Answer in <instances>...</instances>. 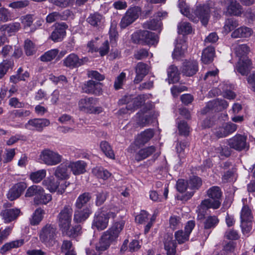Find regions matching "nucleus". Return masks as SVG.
Segmentation results:
<instances>
[{"instance_id":"f257e3e1","label":"nucleus","mask_w":255,"mask_h":255,"mask_svg":"<svg viewBox=\"0 0 255 255\" xmlns=\"http://www.w3.org/2000/svg\"><path fill=\"white\" fill-rule=\"evenodd\" d=\"M124 226L125 222L123 221L115 223L110 229L103 233L99 242L95 245V251L90 249H86L87 255H100L102 252L107 250L112 244L117 241Z\"/></svg>"},{"instance_id":"f03ea898","label":"nucleus","mask_w":255,"mask_h":255,"mask_svg":"<svg viewBox=\"0 0 255 255\" xmlns=\"http://www.w3.org/2000/svg\"><path fill=\"white\" fill-rule=\"evenodd\" d=\"M195 226V222L190 220L187 222L184 227V231L179 230L174 233L175 240L169 235L164 239V248L167 255H176V242L178 244H183L189 241L190 235Z\"/></svg>"},{"instance_id":"7ed1b4c3","label":"nucleus","mask_w":255,"mask_h":255,"mask_svg":"<svg viewBox=\"0 0 255 255\" xmlns=\"http://www.w3.org/2000/svg\"><path fill=\"white\" fill-rule=\"evenodd\" d=\"M73 209L71 205H66L57 215V221L60 230L64 235L75 238L80 234L81 227L76 225L71 228Z\"/></svg>"},{"instance_id":"20e7f679","label":"nucleus","mask_w":255,"mask_h":255,"mask_svg":"<svg viewBox=\"0 0 255 255\" xmlns=\"http://www.w3.org/2000/svg\"><path fill=\"white\" fill-rule=\"evenodd\" d=\"M207 194L210 199L203 200L198 207V217L201 216V219L204 216L207 209L209 208L218 209L221 204L220 199L222 192L219 187L213 186L211 187L208 190Z\"/></svg>"},{"instance_id":"39448f33","label":"nucleus","mask_w":255,"mask_h":255,"mask_svg":"<svg viewBox=\"0 0 255 255\" xmlns=\"http://www.w3.org/2000/svg\"><path fill=\"white\" fill-rule=\"evenodd\" d=\"M249 51V47L246 44L239 45L235 49V53L239 58L236 69L242 75H247L251 68V61L247 57Z\"/></svg>"},{"instance_id":"423d86ee","label":"nucleus","mask_w":255,"mask_h":255,"mask_svg":"<svg viewBox=\"0 0 255 255\" xmlns=\"http://www.w3.org/2000/svg\"><path fill=\"white\" fill-rule=\"evenodd\" d=\"M211 6V2L197 5L192 9L188 18L196 23L200 21L203 25L206 26L210 17Z\"/></svg>"},{"instance_id":"0eeeda50","label":"nucleus","mask_w":255,"mask_h":255,"mask_svg":"<svg viewBox=\"0 0 255 255\" xmlns=\"http://www.w3.org/2000/svg\"><path fill=\"white\" fill-rule=\"evenodd\" d=\"M40 162L47 166H53L57 165L62 161L63 156L58 152L49 148L42 150L39 154Z\"/></svg>"},{"instance_id":"6e6552de","label":"nucleus","mask_w":255,"mask_h":255,"mask_svg":"<svg viewBox=\"0 0 255 255\" xmlns=\"http://www.w3.org/2000/svg\"><path fill=\"white\" fill-rule=\"evenodd\" d=\"M57 231L56 227L51 224H47L39 232L40 241L46 247H52L56 243Z\"/></svg>"},{"instance_id":"1a4fd4ad","label":"nucleus","mask_w":255,"mask_h":255,"mask_svg":"<svg viewBox=\"0 0 255 255\" xmlns=\"http://www.w3.org/2000/svg\"><path fill=\"white\" fill-rule=\"evenodd\" d=\"M97 100L93 98L86 97L80 99L78 102V108L80 111L90 114H99L102 112L100 107L96 106Z\"/></svg>"},{"instance_id":"9d476101","label":"nucleus","mask_w":255,"mask_h":255,"mask_svg":"<svg viewBox=\"0 0 255 255\" xmlns=\"http://www.w3.org/2000/svg\"><path fill=\"white\" fill-rule=\"evenodd\" d=\"M69 184V182L65 181H61L58 179H55L53 176L48 177L42 182V185L50 192L57 191L61 194L64 192L65 189Z\"/></svg>"},{"instance_id":"9b49d317","label":"nucleus","mask_w":255,"mask_h":255,"mask_svg":"<svg viewBox=\"0 0 255 255\" xmlns=\"http://www.w3.org/2000/svg\"><path fill=\"white\" fill-rule=\"evenodd\" d=\"M50 125V122L46 119H33L29 120L24 126L26 129L41 132L43 128Z\"/></svg>"},{"instance_id":"f8f14e48","label":"nucleus","mask_w":255,"mask_h":255,"mask_svg":"<svg viewBox=\"0 0 255 255\" xmlns=\"http://www.w3.org/2000/svg\"><path fill=\"white\" fill-rule=\"evenodd\" d=\"M228 145L231 148L238 151L248 149L249 147L247 143V137L241 134H237L229 139Z\"/></svg>"},{"instance_id":"ddd939ff","label":"nucleus","mask_w":255,"mask_h":255,"mask_svg":"<svg viewBox=\"0 0 255 255\" xmlns=\"http://www.w3.org/2000/svg\"><path fill=\"white\" fill-rule=\"evenodd\" d=\"M224 5L226 15L239 16L241 14L242 6L236 0H224Z\"/></svg>"},{"instance_id":"4468645a","label":"nucleus","mask_w":255,"mask_h":255,"mask_svg":"<svg viewBox=\"0 0 255 255\" xmlns=\"http://www.w3.org/2000/svg\"><path fill=\"white\" fill-rule=\"evenodd\" d=\"M109 220L104 211H98L95 214L92 223V228L98 230H104L108 226Z\"/></svg>"},{"instance_id":"2eb2a0df","label":"nucleus","mask_w":255,"mask_h":255,"mask_svg":"<svg viewBox=\"0 0 255 255\" xmlns=\"http://www.w3.org/2000/svg\"><path fill=\"white\" fill-rule=\"evenodd\" d=\"M26 187V184L23 182L15 184L9 189L6 194L7 198L10 201L16 199L20 196Z\"/></svg>"},{"instance_id":"dca6fc26","label":"nucleus","mask_w":255,"mask_h":255,"mask_svg":"<svg viewBox=\"0 0 255 255\" xmlns=\"http://www.w3.org/2000/svg\"><path fill=\"white\" fill-rule=\"evenodd\" d=\"M198 71V62L194 60L185 61L183 63L181 68V73L184 75L188 77L193 76Z\"/></svg>"},{"instance_id":"f3484780","label":"nucleus","mask_w":255,"mask_h":255,"mask_svg":"<svg viewBox=\"0 0 255 255\" xmlns=\"http://www.w3.org/2000/svg\"><path fill=\"white\" fill-rule=\"evenodd\" d=\"M102 87L100 83L89 80L82 86V89L86 93L99 95L102 91Z\"/></svg>"},{"instance_id":"a211bd4d","label":"nucleus","mask_w":255,"mask_h":255,"mask_svg":"<svg viewBox=\"0 0 255 255\" xmlns=\"http://www.w3.org/2000/svg\"><path fill=\"white\" fill-rule=\"evenodd\" d=\"M67 28V25L64 22L57 24L50 35V39L55 42L62 41L66 35Z\"/></svg>"},{"instance_id":"6ab92c4d","label":"nucleus","mask_w":255,"mask_h":255,"mask_svg":"<svg viewBox=\"0 0 255 255\" xmlns=\"http://www.w3.org/2000/svg\"><path fill=\"white\" fill-rule=\"evenodd\" d=\"M228 107V104L226 101L224 99H217L209 102L203 111L205 113L208 112L209 110L219 111L226 109Z\"/></svg>"},{"instance_id":"aec40b11","label":"nucleus","mask_w":255,"mask_h":255,"mask_svg":"<svg viewBox=\"0 0 255 255\" xmlns=\"http://www.w3.org/2000/svg\"><path fill=\"white\" fill-rule=\"evenodd\" d=\"M83 59H80L75 53H71L63 60V65L70 68H74L83 65Z\"/></svg>"},{"instance_id":"412c9836","label":"nucleus","mask_w":255,"mask_h":255,"mask_svg":"<svg viewBox=\"0 0 255 255\" xmlns=\"http://www.w3.org/2000/svg\"><path fill=\"white\" fill-rule=\"evenodd\" d=\"M20 211L17 208L5 209L3 210L0 215L4 223H9L15 220L19 216Z\"/></svg>"},{"instance_id":"4be33fe9","label":"nucleus","mask_w":255,"mask_h":255,"mask_svg":"<svg viewBox=\"0 0 255 255\" xmlns=\"http://www.w3.org/2000/svg\"><path fill=\"white\" fill-rule=\"evenodd\" d=\"M135 70L136 76L133 82L135 84H138L148 74L149 69L146 64L142 62H139L136 65Z\"/></svg>"},{"instance_id":"5701e85b","label":"nucleus","mask_w":255,"mask_h":255,"mask_svg":"<svg viewBox=\"0 0 255 255\" xmlns=\"http://www.w3.org/2000/svg\"><path fill=\"white\" fill-rule=\"evenodd\" d=\"M68 162L60 164L57 166L54 171V175L59 180H65L69 178L70 172L68 169Z\"/></svg>"},{"instance_id":"b1692460","label":"nucleus","mask_w":255,"mask_h":255,"mask_svg":"<svg viewBox=\"0 0 255 255\" xmlns=\"http://www.w3.org/2000/svg\"><path fill=\"white\" fill-rule=\"evenodd\" d=\"M154 134V132L152 129H147L137 136L135 142L139 145H143L153 137Z\"/></svg>"},{"instance_id":"393cba45","label":"nucleus","mask_w":255,"mask_h":255,"mask_svg":"<svg viewBox=\"0 0 255 255\" xmlns=\"http://www.w3.org/2000/svg\"><path fill=\"white\" fill-rule=\"evenodd\" d=\"M156 151V147L151 145L148 147L140 149L135 154V159L137 161L142 160Z\"/></svg>"},{"instance_id":"a878e982","label":"nucleus","mask_w":255,"mask_h":255,"mask_svg":"<svg viewBox=\"0 0 255 255\" xmlns=\"http://www.w3.org/2000/svg\"><path fill=\"white\" fill-rule=\"evenodd\" d=\"M68 167L74 175H79L84 173L86 171V163L82 160L68 163Z\"/></svg>"},{"instance_id":"bb28decb","label":"nucleus","mask_w":255,"mask_h":255,"mask_svg":"<svg viewBox=\"0 0 255 255\" xmlns=\"http://www.w3.org/2000/svg\"><path fill=\"white\" fill-rule=\"evenodd\" d=\"M92 213L90 208L86 207L83 210L79 209L75 211L74 221L77 223H81L85 221Z\"/></svg>"},{"instance_id":"cd10ccee","label":"nucleus","mask_w":255,"mask_h":255,"mask_svg":"<svg viewBox=\"0 0 255 255\" xmlns=\"http://www.w3.org/2000/svg\"><path fill=\"white\" fill-rule=\"evenodd\" d=\"M24 243L23 239H19L12 241L4 244L0 248V252L1 254L4 255L6 252L12 249L17 248L22 246Z\"/></svg>"},{"instance_id":"c85d7f7f","label":"nucleus","mask_w":255,"mask_h":255,"mask_svg":"<svg viewBox=\"0 0 255 255\" xmlns=\"http://www.w3.org/2000/svg\"><path fill=\"white\" fill-rule=\"evenodd\" d=\"M69 13L70 11L68 10H66L62 13L53 12L46 16V21L48 23H52L55 21L65 20L67 19Z\"/></svg>"},{"instance_id":"c756f323","label":"nucleus","mask_w":255,"mask_h":255,"mask_svg":"<svg viewBox=\"0 0 255 255\" xmlns=\"http://www.w3.org/2000/svg\"><path fill=\"white\" fill-rule=\"evenodd\" d=\"M253 34V30L251 28L242 26L236 29L231 34V36L234 38L241 37H249Z\"/></svg>"},{"instance_id":"7c9ffc66","label":"nucleus","mask_w":255,"mask_h":255,"mask_svg":"<svg viewBox=\"0 0 255 255\" xmlns=\"http://www.w3.org/2000/svg\"><path fill=\"white\" fill-rule=\"evenodd\" d=\"M215 55V49L212 46H208L202 52L201 60L205 64L212 62Z\"/></svg>"},{"instance_id":"2f4dec72","label":"nucleus","mask_w":255,"mask_h":255,"mask_svg":"<svg viewBox=\"0 0 255 255\" xmlns=\"http://www.w3.org/2000/svg\"><path fill=\"white\" fill-rule=\"evenodd\" d=\"M87 21L93 26L99 27L104 23V18L102 15L96 12L90 14L87 18Z\"/></svg>"},{"instance_id":"473e14b6","label":"nucleus","mask_w":255,"mask_h":255,"mask_svg":"<svg viewBox=\"0 0 255 255\" xmlns=\"http://www.w3.org/2000/svg\"><path fill=\"white\" fill-rule=\"evenodd\" d=\"M167 74L169 83H174L179 81V73L177 67L170 66L167 69Z\"/></svg>"},{"instance_id":"72a5a7b5","label":"nucleus","mask_w":255,"mask_h":255,"mask_svg":"<svg viewBox=\"0 0 255 255\" xmlns=\"http://www.w3.org/2000/svg\"><path fill=\"white\" fill-rule=\"evenodd\" d=\"M92 173L97 178L107 180L111 175V174L102 167H96L92 169Z\"/></svg>"},{"instance_id":"f704fd0d","label":"nucleus","mask_w":255,"mask_h":255,"mask_svg":"<svg viewBox=\"0 0 255 255\" xmlns=\"http://www.w3.org/2000/svg\"><path fill=\"white\" fill-rule=\"evenodd\" d=\"M46 175V170L42 169L31 172L29 175V178L33 183H38L45 177Z\"/></svg>"},{"instance_id":"c9c22d12","label":"nucleus","mask_w":255,"mask_h":255,"mask_svg":"<svg viewBox=\"0 0 255 255\" xmlns=\"http://www.w3.org/2000/svg\"><path fill=\"white\" fill-rule=\"evenodd\" d=\"M219 222L218 218L215 216L207 217L204 222V227L205 229H211L215 228Z\"/></svg>"},{"instance_id":"e433bc0d","label":"nucleus","mask_w":255,"mask_h":255,"mask_svg":"<svg viewBox=\"0 0 255 255\" xmlns=\"http://www.w3.org/2000/svg\"><path fill=\"white\" fill-rule=\"evenodd\" d=\"M91 196L89 193L85 192L80 195L76 200L75 206L77 209H81L91 199Z\"/></svg>"},{"instance_id":"4c0bfd02","label":"nucleus","mask_w":255,"mask_h":255,"mask_svg":"<svg viewBox=\"0 0 255 255\" xmlns=\"http://www.w3.org/2000/svg\"><path fill=\"white\" fill-rule=\"evenodd\" d=\"M43 192V188L38 185H32L30 186L26 190L25 196L26 197H30L34 196L37 197L40 195Z\"/></svg>"},{"instance_id":"58836bf2","label":"nucleus","mask_w":255,"mask_h":255,"mask_svg":"<svg viewBox=\"0 0 255 255\" xmlns=\"http://www.w3.org/2000/svg\"><path fill=\"white\" fill-rule=\"evenodd\" d=\"M44 213V210L42 209H37L30 219V224L34 226L39 224L43 219Z\"/></svg>"},{"instance_id":"ea45409f","label":"nucleus","mask_w":255,"mask_h":255,"mask_svg":"<svg viewBox=\"0 0 255 255\" xmlns=\"http://www.w3.org/2000/svg\"><path fill=\"white\" fill-rule=\"evenodd\" d=\"M52 199V196L50 194H46L44 190L43 189V192L40 194V196L34 197V203L37 205L38 204H46Z\"/></svg>"},{"instance_id":"a19ab883","label":"nucleus","mask_w":255,"mask_h":255,"mask_svg":"<svg viewBox=\"0 0 255 255\" xmlns=\"http://www.w3.org/2000/svg\"><path fill=\"white\" fill-rule=\"evenodd\" d=\"M239 25L238 21L234 18H228L225 21L224 30L226 33H228L237 27Z\"/></svg>"},{"instance_id":"79ce46f5","label":"nucleus","mask_w":255,"mask_h":255,"mask_svg":"<svg viewBox=\"0 0 255 255\" xmlns=\"http://www.w3.org/2000/svg\"><path fill=\"white\" fill-rule=\"evenodd\" d=\"M13 66V63L10 60H4L0 63V79H1Z\"/></svg>"},{"instance_id":"37998d69","label":"nucleus","mask_w":255,"mask_h":255,"mask_svg":"<svg viewBox=\"0 0 255 255\" xmlns=\"http://www.w3.org/2000/svg\"><path fill=\"white\" fill-rule=\"evenodd\" d=\"M100 148L106 156L111 159H114L115 154L111 145L108 142L102 141L100 143Z\"/></svg>"},{"instance_id":"c03bdc74","label":"nucleus","mask_w":255,"mask_h":255,"mask_svg":"<svg viewBox=\"0 0 255 255\" xmlns=\"http://www.w3.org/2000/svg\"><path fill=\"white\" fill-rule=\"evenodd\" d=\"M241 221L251 222L253 219L251 209L248 206L245 205L243 207L241 212Z\"/></svg>"},{"instance_id":"a18cd8bd","label":"nucleus","mask_w":255,"mask_h":255,"mask_svg":"<svg viewBox=\"0 0 255 255\" xmlns=\"http://www.w3.org/2000/svg\"><path fill=\"white\" fill-rule=\"evenodd\" d=\"M147 33L145 34V36L143 38V45H154L158 42V37L157 35L153 32L146 31Z\"/></svg>"},{"instance_id":"49530a36","label":"nucleus","mask_w":255,"mask_h":255,"mask_svg":"<svg viewBox=\"0 0 255 255\" xmlns=\"http://www.w3.org/2000/svg\"><path fill=\"white\" fill-rule=\"evenodd\" d=\"M147 33L146 30H139L134 32L131 35V39L135 43L143 45V38L145 34Z\"/></svg>"},{"instance_id":"de8ad7c7","label":"nucleus","mask_w":255,"mask_h":255,"mask_svg":"<svg viewBox=\"0 0 255 255\" xmlns=\"http://www.w3.org/2000/svg\"><path fill=\"white\" fill-rule=\"evenodd\" d=\"M178 32L182 34H190L192 31L191 24L187 22H181L178 25Z\"/></svg>"},{"instance_id":"09e8293b","label":"nucleus","mask_w":255,"mask_h":255,"mask_svg":"<svg viewBox=\"0 0 255 255\" xmlns=\"http://www.w3.org/2000/svg\"><path fill=\"white\" fill-rule=\"evenodd\" d=\"M189 189L191 190H197L202 185V182L199 177L193 176L188 181Z\"/></svg>"},{"instance_id":"8fccbe9b","label":"nucleus","mask_w":255,"mask_h":255,"mask_svg":"<svg viewBox=\"0 0 255 255\" xmlns=\"http://www.w3.org/2000/svg\"><path fill=\"white\" fill-rule=\"evenodd\" d=\"M58 53V50L57 49H53L45 52L40 57L42 61L48 62L53 60Z\"/></svg>"},{"instance_id":"3c124183","label":"nucleus","mask_w":255,"mask_h":255,"mask_svg":"<svg viewBox=\"0 0 255 255\" xmlns=\"http://www.w3.org/2000/svg\"><path fill=\"white\" fill-rule=\"evenodd\" d=\"M186 46L183 45L180 46V44H177L172 53V57L174 59H179L182 57L186 51Z\"/></svg>"},{"instance_id":"603ef678","label":"nucleus","mask_w":255,"mask_h":255,"mask_svg":"<svg viewBox=\"0 0 255 255\" xmlns=\"http://www.w3.org/2000/svg\"><path fill=\"white\" fill-rule=\"evenodd\" d=\"M161 22L159 20L152 19L143 23V27L145 29L156 30L160 26Z\"/></svg>"},{"instance_id":"864d4df0","label":"nucleus","mask_w":255,"mask_h":255,"mask_svg":"<svg viewBox=\"0 0 255 255\" xmlns=\"http://www.w3.org/2000/svg\"><path fill=\"white\" fill-rule=\"evenodd\" d=\"M225 129L222 133H220L221 137H225L229 134L234 132L237 129V125L233 123H226L224 124Z\"/></svg>"},{"instance_id":"5fc2aeb1","label":"nucleus","mask_w":255,"mask_h":255,"mask_svg":"<svg viewBox=\"0 0 255 255\" xmlns=\"http://www.w3.org/2000/svg\"><path fill=\"white\" fill-rule=\"evenodd\" d=\"M169 226L172 230L179 229L182 226L181 218L176 216H172L169 219Z\"/></svg>"},{"instance_id":"6e6d98bb","label":"nucleus","mask_w":255,"mask_h":255,"mask_svg":"<svg viewBox=\"0 0 255 255\" xmlns=\"http://www.w3.org/2000/svg\"><path fill=\"white\" fill-rule=\"evenodd\" d=\"M141 12V9L138 6L131 7L128 9L126 14L129 16L134 21L139 16Z\"/></svg>"},{"instance_id":"4d7b16f0","label":"nucleus","mask_w":255,"mask_h":255,"mask_svg":"<svg viewBox=\"0 0 255 255\" xmlns=\"http://www.w3.org/2000/svg\"><path fill=\"white\" fill-rule=\"evenodd\" d=\"M31 112L29 110H15L11 112L10 116L12 119L26 117L29 116Z\"/></svg>"},{"instance_id":"13d9d810","label":"nucleus","mask_w":255,"mask_h":255,"mask_svg":"<svg viewBox=\"0 0 255 255\" xmlns=\"http://www.w3.org/2000/svg\"><path fill=\"white\" fill-rule=\"evenodd\" d=\"M178 6L182 14L188 17L191 11L189 10L188 5L186 2V0H179Z\"/></svg>"},{"instance_id":"bf43d9fd","label":"nucleus","mask_w":255,"mask_h":255,"mask_svg":"<svg viewBox=\"0 0 255 255\" xmlns=\"http://www.w3.org/2000/svg\"><path fill=\"white\" fill-rule=\"evenodd\" d=\"M4 30L7 33L11 34L15 33L20 28V24L19 22H15L10 23L4 25Z\"/></svg>"},{"instance_id":"052dcab7","label":"nucleus","mask_w":255,"mask_h":255,"mask_svg":"<svg viewBox=\"0 0 255 255\" xmlns=\"http://www.w3.org/2000/svg\"><path fill=\"white\" fill-rule=\"evenodd\" d=\"M24 49L27 55L30 56L35 52L36 48L33 43L30 40L25 41Z\"/></svg>"},{"instance_id":"680f3d73","label":"nucleus","mask_w":255,"mask_h":255,"mask_svg":"<svg viewBox=\"0 0 255 255\" xmlns=\"http://www.w3.org/2000/svg\"><path fill=\"white\" fill-rule=\"evenodd\" d=\"M28 4V0H22L11 2L8 4V6L14 9H21L26 7Z\"/></svg>"},{"instance_id":"e2e57ef3","label":"nucleus","mask_w":255,"mask_h":255,"mask_svg":"<svg viewBox=\"0 0 255 255\" xmlns=\"http://www.w3.org/2000/svg\"><path fill=\"white\" fill-rule=\"evenodd\" d=\"M126 74L124 72H122L116 79L114 87L115 89L118 90L122 88V87L126 81Z\"/></svg>"},{"instance_id":"0e129e2a","label":"nucleus","mask_w":255,"mask_h":255,"mask_svg":"<svg viewBox=\"0 0 255 255\" xmlns=\"http://www.w3.org/2000/svg\"><path fill=\"white\" fill-rule=\"evenodd\" d=\"M219 73V70L216 69L214 70L210 71L206 73L204 77V80L210 82H214L217 79Z\"/></svg>"},{"instance_id":"69168bd1","label":"nucleus","mask_w":255,"mask_h":255,"mask_svg":"<svg viewBox=\"0 0 255 255\" xmlns=\"http://www.w3.org/2000/svg\"><path fill=\"white\" fill-rule=\"evenodd\" d=\"M20 19L24 28L30 27L33 21V15L31 14H27L22 16Z\"/></svg>"},{"instance_id":"338daca9","label":"nucleus","mask_w":255,"mask_h":255,"mask_svg":"<svg viewBox=\"0 0 255 255\" xmlns=\"http://www.w3.org/2000/svg\"><path fill=\"white\" fill-rule=\"evenodd\" d=\"M148 214L145 211H141L139 214L135 217V221L139 224H143L147 221Z\"/></svg>"},{"instance_id":"774afa93","label":"nucleus","mask_w":255,"mask_h":255,"mask_svg":"<svg viewBox=\"0 0 255 255\" xmlns=\"http://www.w3.org/2000/svg\"><path fill=\"white\" fill-rule=\"evenodd\" d=\"M176 188L179 192H184L188 188H189L188 181H186L184 179H179L176 183Z\"/></svg>"}]
</instances>
